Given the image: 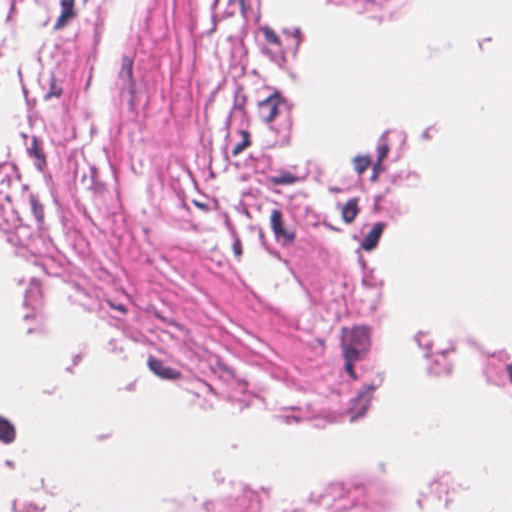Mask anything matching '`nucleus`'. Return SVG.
Segmentation results:
<instances>
[{"label": "nucleus", "instance_id": "nucleus-10", "mask_svg": "<svg viewBox=\"0 0 512 512\" xmlns=\"http://www.w3.org/2000/svg\"><path fill=\"white\" fill-rule=\"evenodd\" d=\"M292 118L287 116L280 129L273 128L277 135L276 144L279 146L288 145L292 137Z\"/></svg>", "mask_w": 512, "mask_h": 512}, {"label": "nucleus", "instance_id": "nucleus-2", "mask_svg": "<svg viewBox=\"0 0 512 512\" xmlns=\"http://www.w3.org/2000/svg\"><path fill=\"white\" fill-rule=\"evenodd\" d=\"M285 101L279 92H274L266 99L257 104V113L261 121L271 123L279 115L280 109Z\"/></svg>", "mask_w": 512, "mask_h": 512}, {"label": "nucleus", "instance_id": "nucleus-7", "mask_svg": "<svg viewBox=\"0 0 512 512\" xmlns=\"http://www.w3.org/2000/svg\"><path fill=\"white\" fill-rule=\"evenodd\" d=\"M74 4L75 0H60L61 13L54 24L55 30L64 28L70 20L76 17L77 13L74 9Z\"/></svg>", "mask_w": 512, "mask_h": 512}, {"label": "nucleus", "instance_id": "nucleus-13", "mask_svg": "<svg viewBox=\"0 0 512 512\" xmlns=\"http://www.w3.org/2000/svg\"><path fill=\"white\" fill-rule=\"evenodd\" d=\"M389 150H390V147H389V144H388L386 138L382 137L377 146L378 159H377V162L373 166V171H374V174L372 177L373 179L377 178L378 171L382 168L381 163L387 157Z\"/></svg>", "mask_w": 512, "mask_h": 512}, {"label": "nucleus", "instance_id": "nucleus-9", "mask_svg": "<svg viewBox=\"0 0 512 512\" xmlns=\"http://www.w3.org/2000/svg\"><path fill=\"white\" fill-rule=\"evenodd\" d=\"M357 197L349 199L341 208V217L346 224H351L360 213Z\"/></svg>", "mask_w": 512, "mask_h": 512}, {"label": "nucleus", "instance_id": "nucleus-3", "mask_svg": "<svg viewBox=\"0 0 512 512\" xmlns=\"http://www.w3.org/2000/svg\"><path fill=\"white\" fill-rule=\"evenodd\" d=\"M133 64L134 59L130 56L124 55L121 59V69L118 73V78L120 80V93L121 95L128 93L131 97V102L133 101L136 92V82L133 77Z\"/></svg>", "mask_w": 512, "mask_h": 512}, {"label": "nucleus", "instance_id": "nucleus-12", "mask_svg": "<svg viewBox=\"0 0 512 512\" xmlns=\"http://www.w3.org/2000/svg\"><path fill=\"white\" fill-rule=\"evenodd\" d=\"M16 431L11 422L0 416V441L6 444L15 440Z\"/></svg>", "mask_w": 512, "mask_h": 512}, {"label": "nucleus", "instance_id": "nucleus-4", "mask_svg": "<svg viewBox=\"0 0 512 512\" xmlns=\"http://www.w3.org/2000/svg\"><path fill=\"white\" fill-rule=\"evenodd\" d=\"M270 226L272 232L278 241H282L284 244L293 243L296 238L294 230L285 228L284 216L279 209H273L270 215Z\"/></svg>", "mask_w": 512, "mask_h": 512}, {"label": "nucleus", "instance_id": "nucleus-15", "mask_svg": "<svg viewBox=\"0 0 512 512\" xmlns=\"http://www.w3.org/2000/svg\"><path fill=\"white\" fill-rule=\"evenodd\" d=\"M239 134H240L242 140L239 143H237L232 149V155L234 157L241 154L246 148H248L252 144L251 135H250L249 131L240 130Z\"/></svg>", "mask_w": 512, "mask_h": 512}, {"label": "nucleus", "instance_id": "nucleus-22", "mask_svg": "<svg viewBox=\"0 0 512 512\" xmlns=\"http://www.w3.org/2000/svg\"><path fill=\"white\" fill-rule=\"evenodd\" d=\"M62 94V89L60 87H57L55 82H51L50 91L45 95V99H49L51 97H60Z\"/></svg>", "mask_w": 512, "mask_h": 512}, {"label": "nucleus", "instance_id": "nucleus-17", "mask_svg": "<svg viewBox=\"0 0 512 512\" xmlns=\"http://www.w3.org/2000/svg\"><path fill=\"white\" fill-rule=\"evenodd\" d=\"M375 389L376 386L371 384L369 386H365L364 389L357 395L355 400L364 410H366L367 406L369 405Z\"/></svg>", "mask_w": 512, "mask_h": 512}, {"label": "nucleus", "instance_id": "nucleus-8", "mask_svg": "<svg viewBox=\"0 0 512 512\" xmlns=\"http://www.w3.org/2000/svg\"><path fill=\"white\" fill-rule=\"evenodd\" d=\"M385 227L386 224L383 222H377L373 224L371 230L363 238L361 242V248L365 251L373 250L378 245Z\"/></svg>", "mask_w": 512, "mask_h": 512}, {"label": "nucleus", "instance_id": "nucleus-6", "mask_svg": "<svg viewBox=\"0 0 512 512\" xmlns=\"http://www.w3.org/2000/svg\"><path fill=\"white\" fill-rule=\"evenodd\" d=\"M148 366L150 370L163 379L176 380L181 378V373L171 367L165 366L163 362L157 358L149 357Z\"/></svg>", "mask_w": 512, "mask_h": 512}, {"label": "nucleus", "instance_id": "nucleus-5", "mask_svg": "<svg viewBox=\"0 0 512 512\" xmlns=\"http://www.w3.org/2000/svg\"><path fill=\"white\" fill-rule=\"evenodd\" d=\"M260 30L264 35L265 41L274 48L273 50L265 49L264 53L269 55V57L275 61L283 59L285 49L279 35L269 26H263Z\"/></svg>", "mask_w": 512, "mask_h": 512}, {"label": "nucleus", "instance_id": "nucleus-18", "mask_svg": "<svg viewBox=\"0 0 512 512\" xmlns=\"http://www.w3.org/2000/svg\"><path fill=\"white\" fill-rule=\"evenodd\" d=\"M353 165H354V169L355 171L361 175L363 174L367 168L371 165V158L367 155H362V156H356L354 159H353Z\"/></svg>", "mask_w": 512, "mask_h": 512}, {"label": "nucleus", "instance_id": "nucleus-14", "mask_svg": "<svg viewBox=\"0 0 512 512\" xmlns=\"http://www.w3.org/2000/svg\"><path fill=\"white\" fill-rule=\"evenodd\" d=\"M29 202H30L32 213L36 219L37 226L39 229H42L44 226V222H45L44 221V219H45L44 207L39 202L38 198L35 195L29 196Z\"/></svg>", "mask_w": 512, "mask_h": 512}, {"label": "nucleus", "instance_id": "nucleus-21", "mask_svg": "<svg viewBox=\"0 0 512 512\" xmlns=\"http://www.w3.org/2000/svg\"><path fill=\"white\" fill-rule=\"evenodd\" d=\"M232 250L237 259H240L242 257V255H243L242 242L237 235H235V240L232 245Z\"/></svg>", "mask_w": 512, "mask_h": 512}, {"label": "nucleus", "instance_id": "nucleus-24", "mask_svg": "<svg viewBox=\"0 0 512 512\" xmlns=\"http://www.w3.org/2000/svg\"><path fill=\"white\" fill-rule=\"evenodd\" d=\"M300 34H301L300 30L299 29H295L293 36H294V39H295L296 46H298L300 44V41H301Z\"/></svg>", "mask_w": 512, "mask_h": 512}, {"label": "nucleus", "instance_id": "nucleus-19", "mask_svg": "<svg viewBox=\"0 0 512 512\" xmlns=\"http://www.w3.org/2000/svg\"><path fill=\"white\" fill-rule=\"evenodd\" d=\"M342 356L344 358L346 372L353 380H355L357 378V376H356V373L354 370V364L357 361L362 360V359L357 356H353V355H349V354H345V353H342Z\"/></svg>", "mask_w": 512, "mask_h": 512}, {"label": "nucleus", "instance_id": "nucleus-16", "mask_svg": "<svg viewBox=\"0 0 512 512\" xmlns=\"http://www.w3.org/2000/svg\"><path fill=\"white\" fill-rule=\"evenodd\" d=\"M297 180V176L288 171H282L279 175L270 178V182L273 185H291L297 182Z\"/></svg>", "mask_w": 512, "mask_h": 512}, {"label": "nucleus", "instance_id": "nucleus-25", "mask_svg": "<svg viewBox=\"0 0 512 512\" xmlns=\"http://www.w3.org/2000/svg\"><path fill=\"white\" fill-rule=\"evenodd\" d=\"M238 1H239L240 6L242 8H244L246 0H238Z\"/></svg>", "mask_w": 512, "mask_h": 512}, {"label": "nucleus", "instance_id": "nucleus-23", "mask_svg": "<svg viewBox=\"0 0 512 512\" xmlns=\"http://www.w3.org/2000/svg\"><path fill=\"white\" fill-rule=\"evenodd\" d=\"M108 305L112 308V309H115V310H118L122 313H126L127 312V309L126 307L123 305V304H119V305H115L112 301L108 300L107 301Z\"/></svg>", "mask_w": 512, "mask_h": 512}, {"label": "nucleus", "instance_id": "nucleus-1", "mask_svg": "<svg viewBox=\"0 0 512 512\" xmlns=\"http://www.w3.org/2000/svg\"><path fill=\"white\" fill-rule=\"evenodd\" d=\"M371 347V328L366 325L341 329L342 353L364 359Z\"/></svg>", "mask_w": 512, "mask_h": 512}, {"label": "nucleus", "instance_id": "nucleus-20", "mask_svg": "<svg viewBox=\"0 0 512 512\" xmlns=\"http://www.w3.org/2000/svg\"><path fill=\"white\" fill-rule=\"evenodd\" d=\"M440 364L439 360L438 359H434L431 364H430V367H429V371L434 374V375H440L442 373L444 374H450L451 373V366L449 363L447 362H444L442 364V370H438L436 368V366H438Z\"/></svg>", "mask_w": 512, "mask_h": 512}, {"label": "nucleus", "instance_id": "nucleus-11", "mask_svg": "<svg viewBox=\"0 0 512 512\" xmlns=\"http://www.w3.org/2000/svg\"><path fill=\"white\" fill-rule=\"evenodd\" d=\"M28 153L37 160L36 165L40 170H42L46 165L45 153L39 140L35 136L31 139V146L28 149Z\"/></svg>", "mask_w": 512, "mask_h": 512}]
</instances>
